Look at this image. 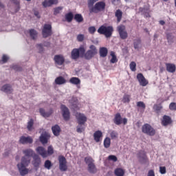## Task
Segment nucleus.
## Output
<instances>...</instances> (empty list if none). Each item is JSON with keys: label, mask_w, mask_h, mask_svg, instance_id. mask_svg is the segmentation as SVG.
<instances>
[{"label": "nucleus", "mask_w": 176, "mask_h": 176, "mask_svg": "<svg viewBox=\"0 0 176 176\" xmlns=\"http://www.w3.org/2000/svg\"><path fill=\"white\" fill-rule=\"evenodd\" d=\"M23 153L25 156L22 157L21 163L17 164L18 170L21 176L28 174L30 170L27 168V167H28L30 163H31V157H34V155H36L32 148L23 150Z\"/></svg>", "instance_id": "obj_1"}, {"label": "nucleus", "mask_w": 176, "mask_h": 176, "mask_svg": "<svg viewBox=\"0 0 176 176\" xmlns=\"http://www.w3.org/2000/svg\"><path fill=\"white\" fill-rule=\"evenodd\" d=\"M36 152L43 157V159H46V157H49V156H52L53 153H54V148L53 146H49L47 147V151L43 146H38L36 148Z\"/></svg>", "instance_id": "obj_2"}, {"label": "nucleus", "mask_w": 176, "mask_h": 176, "mask_svg": "<svg viewBox=\"0 0 176 176\" xmlns=\"http://www.w3.org/2000/svg\"><path fill=\"white\" fill-rule=\"evenodd\" d=\"M98 32L100 35H104L106 38H111L113 33V27L102 25L98 28Z\"/></svg>", "instance_id": "obj_3"}, {"label": "nucleus", "mask_w": 176, "mask_h": 176, "mask_svg": "<svg viewBox=\"0 0 176 176\" xmlns=\"http://www.w3.org/2000/svg\"><path fill=\"white\" fill-rule=\"evenodd\" d=\"M85 53H86V48L83 45H81L78 49L74 48L72 51V60H78L79 57H83Z\"/></svg>", "instance_id": "obj_4"}, {"label": "nucleus", "mask_w": 176, "mask_h": 176, "mask_svg": "<svg viewBox=\"0 0 176 176\" xmlns=\"http://www.w3.org/2000/svg\"><path fill=\"white\" fill-rule=\"evenodd\" d=\"M105 2L99 1L89 8V12L90 13H100V12H104L105 10Z\"/></svg>", "instance_id": "obj_5"}, {"label": "nucleus", "mask_w": 176, "mask_h": 176, "mask_svg": "<svg viewBox=\"0 0 176 176\" xmlns=\"http://www.w3.org/2000/svg\"><path fill=\"white\" fill-rule=\"evenodd\" d=\"M142 133L150 137H153L156 134V130L151 124H144L142 126Z\"/></svg>", "instance_id": "obj_6"}, {"label": "nucleus", "mask_w": 176, "mask_h": 176, "mask_svg": "<svg viewBox=\"0 0 176 176\" xmlns=\"http://www.w3.org/2000/svg\"><path fill=\"white\" fill-rule=\"evenodd\" d=\"M97 53V47H95L94 45H91L89 46V50L86 53L85 52L84 56L86 60H91V58H93Z\"/></svg>", "instance_id": "obj_7"}, {"label": "nucleus", "mask_w": 176, "mask_h": 176, "mask_svg": "<svg viewBox=\"0 0 176 176\" xmlns=\"http://www.w3.org/2000/svg\"><path fill=\"white\" fill-rule=\"evenodd\" d=\"M113 122L114 124H116V126H120V124H122V123H123L125 125V124H127V118H122V115H120V113H117L114 116Z\"/></svg>", "instance_id": "obj_8"}, {"label": "nucleus", "mask_w": 176, "mask_h": 176, "mask_svg": "<svg viewBox=\"0 0 176 176\" xmlns=\"http://www.w3.org/2000/svg\"><path fill=\"white\" fill-rule=\"evenodd\" d=\"M52 25L45 24L42 30V35L43 38H49V36H52Z\"/></svg>", "instance_id": "obj_9"}, {"label": "nucleus", "mask_w": 176, "mask_h": 176, "mask_svg": "<svg viewBox=\"0 0 176 176\" xmlns=\"http://www.w3.org/2000/svg\"><path fill=\"white\" fill-rule=\"evenodd\" d=\"M117 31L119 33L120 37L122 39H127L128 34L127 31H126V26H124V25H120L118 26Z\"/></svg>", "instance_id": "obj_10"}, {"label": "nucleus", "mask_w": 176, "mask_h": 176, "mask_svg": "<svg viewBox=\"0 0 176 176\" xmlns=\"http://www.w3.org/2000/svg\"><path fill=\"white\" fill-rule=\"evenodd\" d=\"M58 162H59V169L60 171H67L68 169V166H67V160L65 158L64 156L60 155L58 157Z\"/></svg>", "instance_id": "obj_11"}, {"label": "nucleus", "mask_w": 176, "mask_h": 176, "mask_svg": "<svg viewBox=\"0 0 176 176\" xmlns=\"http://www.w3.org/2000/svg\"><path fill=\"white\" fill-rule=\"evenodd\" d=\"M60 109L62 111V115L64 120H65L66 122H68L71 116L69 113V109L65 104H61Z\"/></svg>", "instance_id": "obj_12"}, {"label": "nucleus", "mask_w": 176, "mask_h": 176, "mask_svg": "<svg viewBox=\"0 0 176 176\" xmlns=\"http://www.w3.org/2000/svg\"><path fill=\"white\" fill-rule=\"evenodd\" d=\"M32 159L33 160L32 162V164L34 166L36 170H38V168H39L41 166V164H42V160L38 154H34Z\"/></svg>", "instance_id": "obj_13"}, {"label": "nucleus", "mask_w": 176, "mask_h": 176, "mask_svg": "<svg viewBox=\"0 0 176 176\" xmlns=\"http://www.w3.org/2000/svg\"><path fill=\"white\" fill-rule=\"evenodd\" d=\"M173 124V120L171 119V117L167 115H164L162 117V119L161 120V124L164 126V127H167V126H170V124Z\"/></svg>", "instance_id": "obj_14"}, {"label": "nucleus", "mask_w": 176, "mask_h": 176, "mask_svg": "<svg viewBox=\"0 0 176 176\" xmlns=\"http://www.w3.org/2000/svg\"><path fill=\"white\" fill-rule=\"evenodd\" d=\"M76 118L78 124H85L87 122V118L85 114L80 113H76Z\"/></svg>", "instance_id": "obj_15"}, {"label": "nucleus", "mask_w": 176, "mask_h": 176, "mask_svg": "<svg viewBox=\"0 0 176 176\" xmlns=\"http://www.w3.org/2000/svg\"><path fill=\"white\" fill-rule=\"evenodd\" d=\"M19 142L22 145H25L27 144H32V142H34V140L32 139V138H31V136H21L19 138Z\"/></svg>", "instance_id": "obj_16"}, {"label": "nucleus", "mask_w": 176, "mask_h": 176, "mask_svg": "<svg viewBox=\"0 0 176 176\" xmlns=\"http://www.w3.org/2000/svg\"><path fill=\"white\" fill-rule=\"evenodd\" d=\"M137 79L140 85V86L145 87L146 85L149 83V82L146 80L145 77L144 76V74L142 73H139L137 75Z\"/></svg>", "instance_id": "obj_17"}, {"label": "nucleus", "mask_w": 176, "mask_h": 176, "mask_svg": "<svg viewBox=\"0 0 176 176\" xmlns=\"http://www.w3.org/2000/svg\"><path fill=\"white\" fill-rule=\"evenodd\" d=\"M54 60L55 62V64H57V65H63V64L65 63V58H64V56H63V55H55Z\"/></svg>", "instance_id": "obj_18"}, {"label": "nucleus", "mask_w": 176, "mask_h": 176, "mask_svg": "<svg viewBox=\"0 0 176 176\" xmlns=\"http://www.w3.org/2000/svg\"><path fill=\"white\" fill-rule=\"evenodd\" d=\"M138 157H139L140 160L143 162V163H146V162H148V157L146 156V153L142 150L139 151Z\"/></svg>", "instance_id": "obj_19"}, {"label": "nucleus", "mask_w": 176, "mask_h": 176, "mask_svg": "<svg viewBox=\"0 0 176 176\" xmlns=\"http://www.w3.org/2000/svg\"><path fill=\"white\" fill-rule=\"evenodd\" d=\"M167 72L174 74L176 71V65L173 63H165Z\"/></svg>", "instance_id": "obj_20"}, {"label": "nucleus", "mask_w": 176, "mask_h": 176, "mask_svg": "<svg viewBox=\"0 0 176 176\" xmlns=\"http://www.w3.org/2000/svg\"><path fill=\"white\" fill-rule=\"evenodd\" d=\"M58 3V0H45L42 5L44 8H49L52 6V5H57Z\"/></svg>", "instance_id": "obj_21"}, {"label": "nucleus", "mask_w": 176, "mask_h": 176, "mask_svg": "<svg viewBox=\"0 0 176 176\" xmlns=\"http://www.w3.org/2000/svg\"><path fill=\"white\" fill-rule=\"evenodd\" d=\"M39 112L43 118H49L50 116H52V113H53V109H50L49 111L46 112L43 108H40L39 109Z\"/></svg>", "instance_id": "obj_22"}, {"label": "nucleus", "mask_w": 176, "mask_h": 176, "mask_svg": "<svg viewBox=\"0 0 176 176\" xmlns=\"http://www.w3.org/2000/svg\"><path fill=\"white\" fill-rule=\"evenodd\" d=\"M101 138H102V132L101 131H96L94 133V140L96 142H100Z\"/></svg>", "instance_id": "obj_23"}, {"label": "nucleus", "mask_w": 176, "mask_h": 176, "mask_svg": "<svg viewBox=\"0 0 176 176\" xmlns=\"http://www.w3.org/2000/svg\"><path fill=\"white\" fill-rule=\"evenodd\" d=\"M1 91L10 94L13 91V89H12L10 85L6 84L1 87Z\"/></svg>", "instance_id": "obj_24"}, {"label": "nucleus", "mask_w": 176, "mask_h": 176, "mask_svg": "<svg viewBox=\"0 0 176 176\" xmlns=\"http://www.w3.org/2000/svg\"><path fill=\"white\" fill-rule=\"evenodd\" d=\"M52 130L54 135H56V137L60 135V131H61V129L60 128V126L56 124L52 127Z\"/></svg>", "instance_id": "obj_25"}, {"label": "nucleus", "mask_w": 176, "mask_h": 176, "mask_svg": "<svg viewBox=\"0 0 176 176\" xmlns=\"http://www.w3.org/2000/svg\"><path fill=\"white\" fill-rule=\"evenodd\" d=\"M99 54L100 57H107L108 56V49L105 47H102L99 50Z\"/></svg>", "instance_id": "obj_26"}, {"label": "nucleus", "mask_w": 176, "mask_h": 176, "mask_svg": "<svg viewBox=\"0 0 176 176\" xmlns=\"http://www.w3.org/2000/svg\"><path fill=\"white\" fill-rule=\"evenodd\" d=\"M115 16L117 17V22L120 23L122 21V17H123V12L118 9L116 11Z\"/></svg>", "instance_id": "obj_27"}, {"label": "nucleus", "mask_w": 176, "mask_h": 176, "mask_svg": "<svg viewBox=\"0 0 176 176\" xmlns=\"http://www.w3.org/2000/svg\"><path fill=\"white\" fill-rule=\"evenodd\" d=\"M142 41H141V38H138L133 40V47L134 49L138 50L140 49V47L141 46V43Z\"/></svg>", "instance_id": "obj_28"}, {"label": "nucleus", "mask_w": 176, "mask_h": 176, "mask_svg": "<svg viewBox=\"0 0 176 176\" xmlns=\"http://www.w3.org/2000/svg\"><path fill=\"white\" fill-rule=\"evenodd\" d=\"M66 82H67V80L63 76L57 77L55 79L56 85H64Z\"/></svg>", "instance_id": "obj_29"}, {"label": "nucleus", "mask_w": 176, "mask_h": 176, "mask_svg": "<svg viewBox=\"0 0 176 176\" xmlns=\"http://www.w3.org/2000/svg\"><path fill=\"white\" fill-rule=\"evenodd\" d=\"M29 34L32 39H33L34 41L36 39V37L38 36V32H36V30L31 29L29 30Z\"/></svg>", "instance_id": "obj_30"}, {"label": "nucleus", "mask_w": 176, "mask_h": 176, "mask_svg": "<svg viewBox=\"0 0 176 176\" xmlns=\"http://www.w3.org/2000/svg\"><path fill=\"white\" fill-rule=\"evenodd\" d=\"M69 82L72 85H80V79L78 77H72L69 79Z\"/></svg>", "instance_id": "obj_31"}, {"label": "nucleus", "mask_w": 176, "mask_h": 176, "mask_svg": "<svg viewBox=\"0 0 176 176\" xmlns=\"http://www.w3.org/2000/svg\"><path fill=\"white\" fill-rule=\"evenodd\" d=\"M70 104H72V106L74 109H79L78 107V99L76 98H72L70 100Z\"/></svg>", "instance_id": "obj_32"}, {"label": "nucleus", "mask_w": 176, "mask_h": 176, "mask_svg": "<svg viewBox=\"0 0 176 176\" xmlns=\"http://www.w3.org/2000/svg\"><path fill=\"white\" fill-rule=\"evenodd\" d=\"M27 129L28 131L34 130V119L32 118L28 122Z\"/></svg>", "instance_id": "obj_33"}, {"label": "nucleus", "mask_w": 176, "mask_h": 176, "mask_svg": "<svg viewBox=\"0 0 176 176\" xmlns=\"http://www.w3.org/2000/svg\"><path fill=\"white\" fill-rule=\"evenodd\" d=\"M114 174L116 176H123V175H124V170L123 169H122L121 168H117L114 170Z\"/></svg>", "instance_id": "obj_34"}, {"label": "nucleus", "mask_w": 176, "mask_h": 176, "mask_svg": "<svg viewBox=\"0 0 176 176\" xmlns=\"http://www.w3.org/2000/svg\"><path fill=\"white\" fill-rule=\"evenodd\" d=\"M110 55L112 57L111 59L110 60V63H111V64H115L116 63H118V58L116 57V55L115 54V52L111 51L110 52Z\"/></svg>", "instance_id": "obj_35"}, {"label": "nucleus", "mask_w": 176, "mask_h": 176, "mask_svg": "<svg viewBox=\"0 0 176 176\" xmlns=\"http://www.w3.org/2000/svg\"><path fill=\"white\" fill-rule=\"evenodd\" d=\"M88 171L91 174H94L97 170L96 169V165L94 164H89L88 165Z\"/></svg>", "instance_id": "obj_36"}, {"label": "nucleus", "mask_w": 176, "mask_h": 176, "mask_svg": "<svg viewBox=\"0 0 176 176\" xmlns=\"http://www.w3.org/2000/svg\"><path fill=\"white\" fill-rule=\"evenodd\" d=\"M65 19L67 21V23H71L72 20L74 19V14L72 12H69L65 14Z\"/></svg>", "instance_id": "obj_37"}, {"label": "nucleus", "mask_w": 176, "mask_h": 176, "mask_svg": "<svg viewBox=\"0 0 176 176\" xmlns=\"http://www.w3.org/2000/svg\"><path fill=\"white\" fill-rule=\"evenodd\" d=\"M74 20L77 21V23H82L83 21V16L81 14H76L74 15Z\"/></svg>", "instance_id": "obj_38"}, {"label": "nucleus", "mask_w": 176, "mask_h": 176, "mask_svg": "<svg viewBox=\"0 0 176 176\" xmlns=\"http://www.w3.org/2000/svg\"><path fill=\"white\" fill-rule=\"evenodd\" d=\"M40 141L43 144H47V135H41L40 137Z\"/></svg>", "instance_id": "obj_39"}, {"label": "nucleus", "mask_w": 176, "mask_h": 176, "mask_svg": "<svg viewBox=\"0 0 176 176\" xmlns=\"http://www.w3.org/2000/svg\"><path fill=\"white\" fill-rule=\"evenodd\" d=\"M52 166H53V164L49 160H46L44 163V167L45 168H47V170H50V168H52Z\"/></svg>", "instance_id": "obj_40"}, {"label": "nucleus", "mask_w": 176, "mask_h": 176, "mask_svg": "<svg viewBox=\"0 0 176 176\" xmlns=\"http://www.w3.org/2000/svg\"><path fill=\"white\" fill-rule=\"evenodd\" d=\"M104 148H109L111 146V138H106L104 140Z\"/></svg>", "instance_id": "obj_41"}, {"label": "nucleus", "mask_w": 176, "mask_h": 176, "mask_svg": "<svg viewBox=\"0 0 176 176\" xmlns=\"http://www.w3.org/2000/svg\"><path fill=\"white\" fill-rule=\"evenodd\" d=\"M153 109L157 113H159L163 109V106L162 104H154Z\"/></svg>", "instance_id": "obj_42"}, {"label": "nucleus", "mask_w": 176, "mask_h": 176, "mask_svg": "<svg viewBox=\"0 0 176 176\" xmlns=\"http://www.w3.org/2000/svg\"><path fill=\"white\" fill-rule=\"evenodd\" d=\"M129 67L131 71H133V72H135V71H137V63H135V62L132 61L130 63Z\"/></svg>", "instance_id": "obj_43"}, {"label": "nucleus", "mask_w": 176, "mask_h": 176, "mask_svg": "<svg viewBox=\"0 0 176 176\" xmlns=\"http://www.w3.org/2000/svg\"><path fill=\"white\" fill-rule=\"evenodd\" d=\"M85 124H78V126H77L76 127V131L77 133H83V131H85Z\"/></svg>", "instance_id": "obj_44"}, {"label": "nucleus", "mask_w": 176, "mask_h": 176, "mask_svg": "<svg viewBox=\"0 0 176 176\" xmlns=\"http://www.w3.org/2000/svg\"><path fill=\"white\" fill-rule=\"evenodd\" d=\"M109 134L111 140H116L118 135H119L118 132H116V131H110Z\"/></svg>", "instance_id": "obj_45"}, {"label": "nucleus", "mask_w": 176, "mask_h": 176, "mask_svg": "<svg viewBox=\"0 0 176 176\" xmlns=\"http://www.w3.org/2000/svg\"><path fill=\"white\" fill-rule=\"evenodd\" d=\"M85 162L89 166V164H93L94 160H93V158H91V157H87L85 158Z\"/></svg>", "instance_id": "obj_46"}, {"label": "nucleus", "mask_w": 176, "mask_h": 176, "mask_svg": "<svg viewBox=\"0 0 176 176\" xmlns=\"http://www.w3.org/2000/svg\"><path fill=\"white\" fill-rule=\"evenodd\" d=\"M130 98H131V96L126 94L123 96L122 102H130Z\"/></svg>", "instance_id": "obj_47"}, {"label": "nucleus", "mask_w": 176, "mask_h": 176, "mask_svg": "<svg viewBox=\"0 0 176 176\" xmlns=\"http://www.w3.org/2000/svg\"><path fill=\"white\" fill-rule=\"evenodd\" d=\"M63 8L61 6L57 7L54 8V14L56 16L58 14L61 10H63Z\"/></svg>", "instance_id": "obj_48"}, {"label": "nucleus", "mask_w": 176, "mask_h": 176, "mask_svg": "<svg viewBox=\"0 0 176 176\" xmlns=\"http://www.w3.org/2000/svg\"><path fill=\"white\" fill-rule=\"evenodd\" d=\"M78 42H83L85 41V34H78L77 35Z\"/></svg>", "instance_id": "obj_49"}, {"label": "nucleus", "mask_w": 176, "mask_h": 176, "mask_svg": "<svg viewBox=\"0 0 176 176\" xmlns=\"http://www.w3.org/2000/svg\"><path fill=\"white\" fill-rule=\"evenodd\" d=\"M98 0H88V8L89 9L91 8V6H94V3L97 2Z\"/></svg>", "instance_id": "obj_50"}, {"label": "nucleus", "mask_w": 176, "mask_h": 176, "mask_svg": "<svg viewBox=\"0 0 176 176\" xmlns=\"http://www.w3.org/2000/svg\"><path fill=\"white\" fill-rule=\"evenodd\" d=\"M169 109L170 111H176V102H171L169 104Z\"/></svg>", "instance_id": "obj_51"}, {"label": "nucleus", "mask_w": 176, "mask_h": 176, "mask_svg": "<svg viewBox=\"0 0 176 176\" xmlns=\"http://www.w3.org/2000/svg\"><path fill=\"white\" fill-rule=\"evenodd\" d=\"M137 107H138L139 108H142V109H145L146 108L145 103L141 101L137 102Z\"/></svg>", "instance_id": "obj_52"}, {"label": "nucleus", "mask_w": 176, "mask_h": 176, "mask_svg": "<svg viewBox=\"0 0 176 176\" xmlns=\"http://www.w3.org/2000/svg\"><path fill=\"white\" fill-rule=\"evenodd\" d=\"M108 160H111V162H118V157L116 155H109Z\"/></svg>", "instance_id": "obj_53"}, {"label": "nucleus", "mask_w": 176, "mask_h": 176, "mask_svg": "<svg viewBox=\"0 0 176 176\" xmlns=\"http://www.w3.org/2000/svg\"><path fill=\"white\" fill-rule=\"evenodd\" d=\"M11 1L15 3L16 6H17L16 12H19V10H20V3L17 0H11Z\"/></svg>", "instance_id": "obj_54"}, {"label": "nucleus", "mask_w": 176, "mask_h": 176, "mask_svg": "<svg viewBox=\"0 0 176 176\" xmlns=\"http://www.w3.org/2000/svg\"><path fill=\"white\" fill-rule=\"evenodd\" d=\"M88 31L89 32V34H94V32H96V27L94 26H91L89 28Z\"/></svg>", "instance_id": "obj_55"}, {"label": "nucleus", "mask_w": 176, "mask_h": 176, "mask_svg": "<svg viewBox=\"0 0 176 176\" xmlns=\"http://www.w3.org/2000/svg\"><path fill=\"white\" fill-rule=\"evenodd\" d=\"M8 60H9V57L6 55H3L1 61L3 62V64L8 63Z\"/></svg>", "instance_id": "obj_56"}, {"label": "nucleus", "mask_w": 176, "mask_h": 176, "mask_svg": "<svg viewBox=\"0 0 176 176\" xmlns=\"http://www.w3.org/2000/svg\"><path fill=\"white\" fill-rule=\"evenodd\" d=\"M160 174H166V166H160Z\"/></svg>", "instance_id": "obj_57"}, {"label": "nucleus", "mask_w": 176, "mask_h": 176, "mask_svg": "<svg viewBox=\"0 0 176 176\" xmlns=\"http://www.w3.org/2000/svg\"><path fill=\"white\" fill-rule=\"evenodd\" d=\"M36 47L38 49L39 52H43V45L42 44H37Z\"/></svg>", "instance_id": "obj_58"}, {"label": "nucleus", "mask_w": 176, "mask_h": 176, "mask_svg": "<svg viewBox=\"0 0 176 176\" xmlns=\"http://www.w3.org/2000/svg\"><path fill=\"white\" fill-rule=\"evenodd\" d=\"M166 38L168 39V42H171V41L173 39V35H171V34H168L166 35Z\"/></svg>", "instance_id": "obj_59"}, {"label": "nucleus", "mask_w": 176, "mask_h": 176, "mask_svg": "<svg viewBox=\"0 0 176 176\" xmlns=\"http://www.w3.org/2000/svg\"><path fill=\"white\" fill-rule=\"evenodd\" d=\"M12 69L15 71H21V67H19L17 65H13Z\"/></svg>", "instance_id": "obj_60"}, {"label": "nucleus", "mask_w": 176, "mask_h": 176, "mask_svg": "<svg viewBox=\"0 0 176 176\" xmlns=\"http://www.w3.org/2000/svg\"><path fill=\"white\" fill-rule=\"evenodd\" d=\"M34 16H36V17H37L38 19H41V15H39V12L38 11L34 12Z\"/></svg>", "instance_id": "obj_61"}, {"label": "nucleus", "mask_w": 176, "mask_h": 176, "mask_svg": "<svg viewBox=\"0 0 176 176\" xmlns=\"http://www.w3.org/2000/svg\"><path fill=\"white\" fill-rule=\"evenodd\" d=\"M139 12H140V13H144V12H145V8H139Z\"/></svg>", "instance_id": "obj_62"}, {"label": "nucleus", "mask_w": 176, "mask_h": 176, "mask_svg": "<svg viewBox=\"0 0 176 176\" xmlns=\"http://www.w3.org/2000/svg\"><path fill=\"white\" fill-rule=\"evenodd\" d=\"M160 24L161 25H164L166 24V22L164 21H160Z\"/></svg>", "instance_id": "obj_63"}, {"label": "nucleus", "mask_w": 176, "mask_h": 176, "mask_svg": "<svg viewBox=\"0 0 176 176\" xmlns=\"http://www.w3.org/2000/svg\"><path fill=\"white\" fill-rule=\"evenodd\" d=\"M164 2H167L168 0H163Z\"/></svg>", "instance_id": "obj_64"}]
</instances>
